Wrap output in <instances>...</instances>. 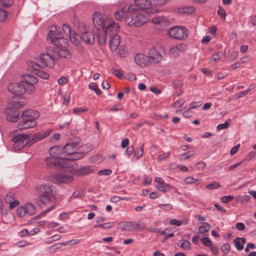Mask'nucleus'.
I'll return each instance as SVG.
<instances>
[{
    "label": "nucleus",
    "instance_id": "obj_24",
    "mask_svg": "<svg viewBox=\"0 0 256 256\" xmlns=\"http://www.w3.org/2000/svg\"><path fill=\"white\" fill-rule=\"evenodd\" d=\"M50 131L47 130L43 132H39L33 134L32 136V142L30 145L32 143H34L46 138L50 135Z\"/></svg>",
    "mask_w": 256,
    "mask_h": 256
},
{
    "label": "nucleus",
    "instance_id": "obj_63",
    "mask_svg": "<svg viewBox=\"0 0 256 256\" xmlns=\"http://www.w3.org/2000/svg\"><path fill=\"white\" fill-rule=\"evenodd\" d=\"M218 14L222 18L225 19L226 14V11L221 8H219V10L218 12Z\"/></svg>",
    "mask_w": 256,
    "mask_h": 256
},
{
    "label": "nucleus",
    "instance_id": "obj_45",
    "mask_svg": "<svg viewBox=\"0 0 256 256\" xmlns=\"http://www.w3.org/2000/svg\"><path fill=\"white\" fill-rule=\"evenodd\" d=\"M170 154V152H164L161 154H159L158 156V160L160 162L166 160L169 158Z\"/></svg>",
    "mask_w": 256,
    "mask_h": 256
},
{
    "label": "nucleus",
    "instance_id": "obj_11",
    "mask_svg": "<svg viewBox=\"0 0 256 256\" xmlns=\"http://www.w3.org/2000/svg\"><path fill=\"white\" fill-rule=\"evenodd\" d=\"M84 156V152H80L74 151V152L72 154L70 157L66 158V160L64 161L63 164L64 168H68L74 167L75 164L74 162L73 161L82 158Z\"/></svg>",
    "mask_w": 256,
    "mask_h": 256
},
{
    "label": "nucleus",
    "instance_id": "obj_19",
    "mask_svg": "<svg viewBox=\"0 0 256 256\" xmlns=\"http://www.w3.org/2000/svg\"><path fill=\"white\" fill-rule=\"evenodd\" d=\"M60 160L50 156L49 158H46L45 160V164L49 167L60 166L64 167V162Z\"/></svg>",
    "mask_w": 256,
    "mask_h": 256
},
{
    "label": "nucleus",
    "instance_id": "obj_32",
    "mask_svg": "<svg viewBox=\"0 0 256 256\" xmlns=\"http://www.w3.org/2000/svg\"><path fill=\"white\" fill-rule=\"evenodd\" d=\"M56 56L58 55L60 57L64 58H70L72 56L71 53L70 52L66 49L60 50L58 52H56Z\"/></svg>",
    "mask_w": 256,
    "mask_h": 256
},
{
    "label": "nucleus",
    "instance_id": "obj_27",
    "mask_svg": "<svg viewBox=\"0 0 256 256\" xmlns=\"http://www.w3.org/2000/svg\"><path fill=\"white\" fill-rule=\"evenodd\" d=\"M16 214L18 216L21 218V220L26 221L28 220V216H27L26 210L24 206H20L16 210Z\"/></svg>",
    "mask_w": 256,
    "mask_h": 256
},
{
    "label": "nucleus",
    "instance_id": "obj_53",
    "mask_svg": "<svg viewBox=\"0 0 256 256\" xmlns=\"http://www.w3.org/2000/svg\"><path fill=\"white\" fill-rule=\"evenodd\" d=\"M62 28L66 35L70 36L72 34L71 28L69 26L64 24Z\"/></svg>",
    "mask_w": 256,
    "mask_h": 256
},
{
    "label": "nucleus",
    "instance_id": "obj_36",
    "mask_svg": "<svg viewBox=\"0 0 256 256\" xmlns=\"http://www.w3.org/2000/svg\"><path fill=\"white\" fill-rule=\"evenodd\" d=\"M210 228V224L208 222H204L203 223L202 226L199 227L198 233L204 234L206 232H208Z\"/></svg>",
    "mask_w": 256,
    "mask_h": 256
},
{
    "label": "nucleus",
    "instance_id": "obj_59",
    "mask_svg": "<svg viewBox=\"0 0 256 256\" xmlns=\"http://www.w3.org/2000/svg\"><path fill=\"white\" fill-rule=\"evenodd\" d=\"M178 52H184L187 48L186 46L184 44H180L176 46Z\"/></svg>",
    "mask_w": 256,
    "mask_h": 256
},
{
    "label": "nucleus",
    "instance_id": "obj_56",
    "mask_svg": "<svg viewBox=\"0 0 256 256\" xmlns=\"http://www.w3.org/2000/svg\"><path fill=\"white\" fill-rule=\"evenodd\" d=\"M124 12L122 10L117 11L114 13V17L118 20H120L124 16Z\"/></svg>",
    "mask_w": 256,
    "mask_h": 256
},
{
    "label": "nucleus",
    "instance_id": "obj_44",
    "mask_svg": "<svg viewBox=\"0 0 256 256\" xmlns=\"http://www.w3.org/2000/svg\"><path fill=\"white\" fill-rule=\"evenodd\" d=\"M36 74L38 77L43 79H47L50 76L48 73L40 70H38Z\"/></svg>",
    "mask_w": 256,
    "mask_h": 256
},
{
    "label": "nucleus",
    "instance_id": "obj_8",
    "mask_svg": "<svg viewBox=\"0 0 256 256\" xmlns=\"http://www.w3.org/2000/svg\"><path fill=\"white\" fill-rule=\"evenodd\" d=\"M79 30L80 32L81 40L84 42L92 44L94 42L95 38L92 32L88 31V26L82 23L80 25Z\"/></svg>",
    "mask_w": 256,
    "mask_h": 256
},
{
    "label": "nucleus",
    "instance_id": "obj_54",
    "mask_svg": "<svg viewBox=\"0 0 256 256\" xmlns=\"http://www.w3.org/2000/svg\"><path fill=\"white\" fill-rule=\"evenodd\" d=\"M230 124L228 122H225L224 124H218L216 126V129L218 130H224L228 128Z\"/></svg>",
    "mask_w": 256,
    "mask_h": 256
},
{
    "label": "nucleus",
    "instance_id": "obj_39",
    "mask_svg": "<svg viewBox=\"0 0 256 256\" xmlns=\"http://www.w3.org/2000/svg\"><path fill=\"white\" fill-rule=\"evenodd\" d=\"M88 88L94 91V92L98 94V95H100L102 94V92L100 90V89L98 86L97 84L94 82H90L88 84Z\"/></svg>",
    "mask_w": 256,
    "mask_h": 256
},
{
    "label": "nucleus",
    "instance_id": "obj_20",
    "mask_svg": "<svg viewBox=\"0 0 256 256\" xmlns=\"http://www.w3.org/2000/svg\"><path fill=\"white\" fill-rule=\"evenodd\" d=\"M62 38L61 34L56 30V28H54V30H50L47 36V38L50 40V42L54 44L58 39Z\"/></svg>",
    "mask_w": 256,
    "mask_h": 256
},
{
    "label": "nucleus",
    "instance_id": "obj_28",
    "mask_svg": "<svg viewBox=\"0 0 256 256\" xmlns=\"http://www.w3.org/2000/svg\"><path fill=\"white\" fill-rule=\"evenodd\" d=\"M234 242L236 249L240 251L243 250L244 245L246 242V239L244 238L237 237L234 240Z\"/></svg>",
    "mask_w": 256,
    "mask_h": 256
},
{
    "label": "nucleus",
    "instance_id": "obj_10",
    "mask_svg": "<svg viewBox=\"0 0 256 256\" xmlns=\"http://www.w3.org/2000/svg\"><path fill=\"white\" fill-rule=\"evenodd\" d=\"M38 78L33 76L30 74H26L24 76V80L22 81L24 83H26L28 86H26L28 89V94H33L35 91V87L34 84L38 82Z\"/></svg>",
    "mask_w": 256,
    "mask_h": 256
},
{
    "label": "nucleus",
    "instance_id": "obj_22",
    "mask_svg": "<svg viewBox=\"0 0 256 256\" xmlns=\"http://www.w3.org/2000/svg\"><path fill=\"white\" fill-rule=\"evenodd\" d=\"M26 104L25 100H10L8 104V109L18 110L23 108Z\"/></svg>",
    "mask_w": 256,
    "mask_h": 256
},
{
    "label": "nucleus",
    "instance_id": "obj_57",
    "mask_svg": "<svg viewBox=\"0 0 256 256\" xmlns=\"http://www.w3.org/2000/svg\"><path fill=\"white\" fill-rule=\"evenodd\" d=\"M201 242L206 246H211L212 242L208 237H204L201 239Z\"/></svg>",
    "mask_w": 256,
    "mask_h": 256
},
{
    "label": "nucleus",
    "instance_id": "obj_47",
    "mask_svg": "<svg viewBox=\"0 0 256 256\" xmlns=\"http://www.w3.org/2000/svg\"><path fill=\"white\" fill-rule=\"evenodd\" d=\"M88 108H76L73 110V112L75 114H80L88 110Z\"/></svg>",
    "mask_w": 256,
    "mask_h": 256
},
{
    "label": "nucleus",
    "instance_id": "obj_40",
    "mask_svg": "<svg viewBox=\"0 0 256 256\" xmlns=\"http://www.w3.org/2000/svg\"><path fill=\"white\" fill-rule=\"evenodd\" d=\"M114 222H109L102 224H96L94 226V228H101L104 229H108L111 228L114 225Z\"/></svg>",
    "mask_w": 256,
    "mask_h": 256
},
{
    "label": "nucleus",
    "instance_id": "obj_6",
    "mask_svg": "<svg viewBox=\"0 0 256 256\" xmlns=\"http://www.w3.org/2000/svg\"><path fill=\"white\" fill-rule=\"evenodd\" d=\"M26 86H28V85L21 81L20 82L9 84L8 89L13 94L20 96L24 95L26 92L28 94V89Z\"/></svg>",
    "mask_w": 256,
    "mask_h": 256
},
{
    "label": "nucleus",
    "instance_id": "obj_42",
    "mask_svg": "<svg viewBox=\"0 0 256 256\" xmlns=\"http://www.w3.org/2000/svg\"><path fill=\"white\" fill-rule=\"evenodd\" d=\"M144 146H140L138 149H136L134 152V156L136 157L137 159L141 157L144 154Z\"/></svg>",
    "mask_w": 256,
    "mask_h": 256
},
{
    "label": "nucleus",
    "instance_id": "obj_16",
    "mask_svg": "<svg viewBox=\"0 0 256 256\" xmlns=\"http://www.w3.org/2000/svg\"><path fill=\"white\" fill-rule=\"evenodd\" d=\"M20 112L18 110L8 109L6 110V120L11 122H16L18 120Z\"/></svg>",
    "mask_w": 256,
    "mask_h": 256
},
{
    "label": "nucleus",
    "instance_id": "obj_21",
    "mask_svg": "<svg viewBox=\"0 0 256 256\" xmlns=\"http://www.w3.org/2000/svg\"><path fill=\"white\" fill-rule=\"evenodd\" d=\"M120 28V26L118 24L115 22H111L108 24L106 26L105 30L106 32L110 36L118 35L117 34Z\"/></svg>",
    "mask_w": 256,
    "mask_h": 256
},
{
    "label": "nucleus",
    "instance_id": "obj_60",
    "mask_svg": "<svg viewBox=\"0 0 256 256\" xmlns=\"http://www.w3.org/2000/svg\"><path fill=\"white\" fill-rule=\"evenodd\" d=\"M196 102H192L189 104L188 106H186L184 107V109H186L187 110H190L192 109L196 108L200 106V105L196 104Z\"/></svg>",
    "mask_w": 256,
    "mask_h": 256
},
{
    "label": "nucleus",
    "instance_id": "obj_15",
    "mask_svg": "<svg viewBox=\"0 0 256 256\" xmlns=\"http://www.w3.org/2000/svg\"><path fill=\"white\" fill-rule=\"evenodd\" d=\"M49 153L50 156H53L62 162H64L66 158L62 157L60 155L63 153L62 147L56 146H52L49 150Z\"/></svg>",
    "mask_w": 256,
    "mask_h": 256
},
{
    "label": "nucleus",
    "instance_id": "obj_50",
    "mask_svg": "<svg viewBox=\"0 0 256 256\" xmlns=\"http://www.w3.org/2000/svg\"><path fill=\"white\" fill-rule=\"evenodd\" d=\"M110 71L112 74H114L118 78H122L123 77L122 72L120 70L114 69L112 68L111 69Z\"/></svg>",
    "mask_w": 256,
    "mask_h": 256
},
{
    "label": "nucleus",
    "instance_id": "obj_25",
    "mask_svg": "<svg viewBox=\"0 0 256 256\" xmlns=\"http://www.w3.org/2000/svg\"><path fill=\"white\" fill-rule=\"evenodd\" d=\"M5 202L9 204V207L12 209L19 204L18 202L15 200L14 195L11 192L8 193L4 198Z\"/></svg>",
    "mask_w": 256,
    "mask_h": 256
},
{
    "label": "nucleus",
    "instance_id": "obj_30",
    "mask_svg": "<svg viewBox=\"0 0 256 256\" xmlns=\"http://www.w3.org/2000/svg\"><path fill=\"white\" fill-rule=\"evenodd\" d=\"M28 216H30L36 213L35 206L31 204H26L24 206Z\"/></svg>",
    "mask_w": 256,
    "mask_h": 256
},
{
    "label": "nucleus",
    "instance_id": "obj_35",
    "mask_svg": "<svg viewBox=\"0 0 256 256\" xmlns=\"http://www.w3.org/2000/svg\"><path fill=\"white\" fill-rule=\"evenodd\" d=\"M122 228L126 231L132 230L134 228V224L130 222H123L121 224Z\"/></svg>",
    "mask_w": 256,
    "mask_h": 256
},
{
    "label": "nucleus",
    "instance_id": "obj_26",
    "mask_svg": "<svg viewBox=\"0 0 256 256\" xmlns=\"http://www.w3.org/2000/svg\"><path fill=\"white\" fill-rule=\"evenodd\" d=\"M107 37L108 38V34L105 30H102L99 32L97 37L98 42L100 45L104 44L106 42Z\"/></svg>",
    "mask_w": 256,
    "mask_h": 256
},
{
    "label": "nucleus",
    "instance_id": "obj_55",
    "mask_svg": "<svg viewBox=\"0 0 256 256\" xmlns=\"http://www.w3.org/2000/svg\"><path fill=\"white\" fill-rule=\"evenodd\" d=\"M230 244L228 243H226V244H223L221 246L220 249H221L222 251V252H224L225 254H227L230 252Z\"/></svg>",
    "mask_w": 256,
    "mask_h": 256
},
{
    "label": "nucleus",
    "instance_id": "obj_5",
    "mask_svg": "<svg viewBox=\"0 0 256 256\" xmlns=\"http://www.w3.org/2000/svg\"><path fill=\"white\" fill-rule=\"evenodd\" d=\"M188 34V29L182 26H174L168 31V34L170 37L180 40H186Z\"/></svg>",
    "mask_w": 256,
    "mask_h": 256
},
{
    "label": "nucleus",
    "instance_id": "obj_13",
    "mask_svg": "<svg viewBox=\"0 0 256 256\" xmlns=\"http://www.w3.org/2000/svg\"><path fill=\"white\" fill-rule=\"evenodd\" d=\"M135 3L138 8L146 10L145 13L150 14L154 12L152 10H150L152 6V2L150 0H135Z\"/></svg>",
    "mask_w": 256,
    "mask_h": 256
},
{
    "label": "nucleus",
    "instance_id": "obj_18",
    "mask_svg": "<svg viewBox=\"0 0 256 256\" xmlns=\"http://www.w3.org/2000/svg\"><path fill=\"white\" fill-rule=\"evenodd\" d=\"M78 144L76 143H70L66 144L62 148L63 153L68 156V157L76 151Z\"/></svg>",
    "mask_w": 256,
    "mask_h": 256
},
{
    "label": "nucleus",
    "instance_id": "obj_31",
    "mask_svg": "<svg viewBox=\"0 0 256 256\" xmlns=\"http://www.w3.org/2000/svg\"><path fill=\"white\" fill-rule=\"evenodd\" d=\"M71 42L75 45L78 44L81 40L80 34L72 32L69 36Z\"/></svg>",
    "mask_w": 256,
    "mask_h": 256
},
{
    "label": "nucleus",
    "instance_id": "obj_17",
    "mask_svg": "<svg viewBox=\"0 0 256 256\" xmlns=\"http://www.w3.org/2000/svg\"><path fill=\"white\" fill-rule=\"evenodd\" d=\"M108 38L110 50L116 51L120 44V36L118 35L110 36Z\"/></svg>",
    "mask_w": 256,
    "mask_h": 256
},
{
    "label": "nucleus",
    "instance_id": "obj_3",
    "mask_svg": "<svg viewBox=\"0 0 256 256\" xmlns=\"http://www.w3.org/2000/svg\"><path fill=\"white\" fill-rule=\"evenodd\" d=\"M56 58V50L53 47H50L46 50V53L41 54L39 56L40 65L34 62H31L32 66L36 70L39 67L52 68L55 64L54 59Z\"/></svg>",
    "mask_w": 256,
    "mask_h": 256
},
{
    "label": "nucleus",
    "instance_id": "obj_41",
    "mask_svg": "<svg viewBox=\"0 0 256 256\" xmlns=\"http://www.w3.org/2000/svg\"><path fill=\"white\" fill-rule=\"evenodd\" d=\"M169 222L171 225L180 226L182 224H187L188 222V220H185L184 222H182V221L177 220L176 219H172L170 220Z\"/></svg>",
    "mask_w": 256,
    "mask_h": 256
},
{
    "label": "nucleus",
    "instance_id": "obj_23",
    "mask_svg": "<svg viewBox=\"0 0 256 256\" xmlns=\"http://www.w3.org/2000/svg\"><path fill=\"white\" fill-rule=\"evenodd\" d=\"M96 171V170L94 166H88L82 168L77 172V174L78 176H84L88 175L91 173L95 172Z\"/></svg>",
    "mask_w": 256,
    "mask_h": 256
},
{
    "label": "nucleus",
    "instance_id": "obj_37",
    "mask_svg": "<svg viewBox=\"0 0 256 256\" xmlns=\"http://www.w3.org/2000/svg\"><path fill=\"white\" fill-rule=\"evenodd\" d=\"M127 52L126 47L124 45H122L120 46L118 49V55L120 58H125L127 54Z\"/></svg>",
    "mask_w": 256,
    "mask_h": 256
},
{
    "label": "nucleus",
    "instance_id": "obj_58",
    "mask_svg": "<svg viewBox=\"0 0 256 256\" xmlns=\"http://www.w3.org/2000/svg\"><path fill=\"white\" fill-rule=\"evenodd\" d=\"M234 199L232 196H224L221 198V201L223 203H228Z\"/></svg>",
    "mask_w": 256,
    "mask_h": 256
},
{
    "label": "nucleus",
    "instance_id": "obj_12",
    "mask_svg": "<svg viewBox=\"0 0 256 256\" xmlns=\"http://www.w3.org/2000/svg\"><path fill=\"white\" fill-rule=\"evenodd\" d=\"M92 18L94 25L98 30H104L106 23L100 12H94Z\"/></svg>",
    "mask_w": 256,
    "mask_h": 256
},
{
    "label": "nucleus",
    "instance_id": "obj_51",
    "mask_svg": "<svg viewBox=\"0 0 256 256\" xmlns=\"http://www.w3.org/2000/svg\"><path fill=\"white\" fill-rule=\"evenodd\" d=\"M184 181L186 184H194L196 182L198 181V180L192 177L188 176L184 179Z\"/></svg>",
    "mask_w": 256,
    "mask_h": 256
},
{
    "label": "nucleus",
    "instance_id": "obj_1",
    "mask_svg": "<svg viewBox=\"0 0 256 256\" xmlns=\"http://www.w3.org/2000/svg\"><path fill=\"white\" fill-rule=\"evenodd\" d=\"M36 190L40 194L36 204L41 208L48 203L56 194L55 186L50 184L39 185L36 187Z\"/></svg>",
    "mask_w": 256,
    "mask_h": 256
},
{
    "label": "nucleus",
    "instance_id": "obj_49",
    "mask_svg": "<svg viewBox=\"0 0 256 256\" xmlns=\"http://www.w3.org/2000/svg\"><path fill=\"white\" fill-rule=\"evenodd\" d=\"M184 103V100L182 99L178 100L172 104V106L176 108H181Z\"/></svg>",
    "mask_w": 256,
    "mask_h": 256
},
{
    "label": "nucleus",
    "instance_id": "obj_48",
    "mask_svg": "<svg viewBox=\"0 0 256 256\" xmlns=\"http://www.w3.org/2000/svg\"><path fill=\"white\" fill-rule=\"evenodd\" d=\"M170 54L172 57L176 58L180 54V52L177 50L176 46H174L170 49Z\"/></svg>",
    "mask_w": 256,
    "mask_h": 256
},
{
    "label": "nucleus",
    "instance_id": "obj_2",
    "mask_svg": "<svg viewBox=\"0 0 256 256\" xmlns=\"http://www.w3.org/2000/svg\"><path fill=\"white\" fill-rule=\"evenodd\" d=\"M21 116L22 120L17 127L19 130L27 129L36 125V120L40 116V113L34 110H27L22 112Z\"/></svg>",
    "mask_w": 256,
    "mask_h": 256
},
{
    "label": "nucleus",
    "instance_id": "obj_46",
    "mask_svg": "<svg viewBox=\"0 0 256 256\" xmlns=\"http://www.w3.org/2000/svg\"><path fill=\"white\" fill-rule=\"evenodd\" d=\"M206 187L208 190H212L220 188V184L218 182L214 181L209 184H208Z\"/></svg>",
    "mask_w": 256,
    "mask_h": 256
},
{
    "label": "nucleus",
    "instance_id": "obj_9",
    "mask_svg": "<svg viewBox=\"0 0 256 256\" xmlns=\"http://www.w3.org/2000/svg\"><path fill=\"white\" fill-rule=\"evenodd\" d=\"M73 180L74 178L71 176L60 173L54 174L50 177V180L56 184L71 182Z\"/></svg>",
    "mask_w": 256,
    "mask_h": 256
},
{
    "label": "nucleus",
    "instance_id": "obj_64",
    "mask_svg": "<svg viewBox=\"0 0 256 256\" xmlns=\"http://www.w3.org/2000/svg\"><path fill=\"white\" fill-rule=\"evenodd\" d=\"M222 56V54L220 52H216L210 58V60L216 61L220 58Z\"/></svg>",
    "mask_w": 256,
    "mask_h": 256
},
{
    "label": "nucleus",
    "instance_id": "obj_38",
    "mask_svg": "<svg viewBox=\"0 0 256 256\" xmlns=\"http://www.w3.org/2000/svg\"><path fill=\"white\" fill-rule=\"evenodd\" d=\"M195 154V152L194 150L188 151L186 153L180 155V160H186Z\"/></svg>",
    "mask_w": 256,
    "mask_h": 256
},
{
    "label": "nucleus",
    "instance_id": "obj_7",
    "mask_svg": "<svg viewBox=\"0 0 256 256\" xmlns=\"http://www.w3.org/2000/svg\"><path fill=\"white\" fill-rule=\"evenodd\" d=\"M30 138L28 134H17L12 138L14 142L13 148L15 150H18L28 144Z\"/></svg>",
    "mask_w": 256,
    "mask_h": 256
},
{
    "label": "nucleus",
    "instance_id": "obj_61",
    "mask_svg": "<svg viewBox=\"0 0 256 256\" xmlns=\"http://www.w3.org/2000/svg\"><path fill=\"white\" fill-rule=\"evenodd\" d=\"M2 4L5 7H9L13 4L12 0H1Z\"/></svg>",
    "mask_w": 256,
    "mask_h": 256
},
{
    "label": "nucleus",
    "instance_id": "obj_62",
    "mask_svg": "<svg viewBox=\"0 0 256 256\" xmlns=\"http://www.w3.org/2000/svg\"><path fill=\"white\" fill-rule=\"evenodd\" d=\"M150 1L152 2V4L156 6H162L166 2V0H150Z\"/></svg>",
    "mask_w": 256,
    "mask_h": 256
},
{
    "label": "nucleus",
    "instance_id": "obj_14",
    "mask_svg": "<svg viewBox=\"0 0 256 256\" xmlns=\"http://www.w3.org/2000/svg\"><path fill=\"white\" fill-rule=\"evenodd\" d=\"M146 58L149 62L156 64L162 60V56L158 50L152 48L150 50Z\"/></svg>",
    "mask_w": 256,
    "mask_h": 256
},
{
    "label": "nucleus",
    "instance_id": "obj_4",
    "mask_svg": "<svg viewBox=\"0 0 256 256\" xmlns=\"http://www.w3.org/2000/svg\"><path fill=\"white\" fill-rule=\"evenodd\" d=\"M149 20V14L142 12L136 15L128 16L126 22L130 26L139 27L146 24Z\"/></svg>",
    "mask_w": 256,
    "mask_h": 256
},
{
    "label": "nucleus",
    "instance_id": "obj_52",
    "mask_svg": "<svg viewBox=\"0 0 256 256\" xmlns=\"http://www.w3.org/2000/svg\"><path fill=\"white\" fill-rule=\"evenodd\" d=\"M112 173V170L110 169H104L100 170L98 172V176H108Z\"/></svg>",
    "mask_w": 256,
    "mask_h": 256
},
{
    "label": "nucleus",
    "instance_id": "obj_43",
    "mask_svg": "<svg viewBox=\"0 0 256 256\" xmlns=\"http://www.w3.org/2000/svg\"><path fill=\"white\" fill-rule=\"evenodd\" d=\"M8 12L2 8H0V22H4L7 18Z\"/></svg>",
    "mask_w": 256,
    "mask_h": 256
},
{
    "label": "nucleus",
    "instance_id": "obj_33",
    "mask_svg": "<svg viewBox=\"0 0 256 256\" xmlns=\"http://www.w3.org/2000/svg\"><path fill=\"white\" fill-rule=\"evenodd\" d=\"M196 9L194 6L184 7L179 10V12L182 14H188L195 12Z\"/></svg>",
    "mask_w": 256,
    "mask_h": 256
},
{
    "label": "nucleus",
    "instance_id": "obj_34",
    "mask_svg": "<svg viewBox=\"0 0 256 256\" xmlns=\"http://www.w3.org/2000/svg\"><path fill=\"white\" fill-rule=\"evenodd\" d=\"M178 245L185 250H190L192 246L190 242L188 240L184 239L181 240Z\"/></svg>",
    "mask_w": 256,
    "mask_h": 256
},
{
    "label": "nucleus",
    "instance_id": "obj_29",
    "mask_svg": "<svg viewBox=\"0 0 256 256\" xmlns=\"http://www.w3.org/2000/svg\"><path fill=\"white\" fill-rule=\"evenodd\" d=\"M134 60L140 66H146L148 61L146 56L142 54H136L134 57Z\"/></svg>",
    "mask_w": 256,
    "mask_h": 256
}]
</instances>
